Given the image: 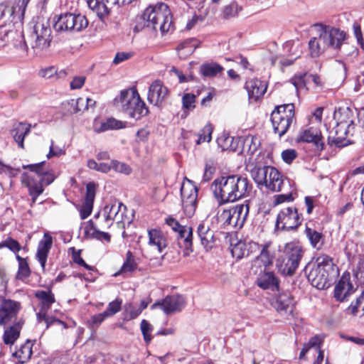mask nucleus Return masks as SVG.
I'll return each instance as SVG.
<instances>
[{
	"mask_svg": "<svg viewBox=\"0 0 364 364\" xmlns=\"http://www.w3.org/2000/svg\"><path fill=\"white\" fill-rule=\"evenodd\" d=\"M111 6H112L107 4L105 1H100L97 6V9L95 10L97 16L100 19H102L104 17L107 16L109 14Z\"/></svg>",
	"mask_w": 364,
	"mask_h": 364,
	"instance_id": "0e129e2a",
	"label": "nucleus"
},
{
	"mask_svg": "<svg viewBox=\"0 0 364 364\" xmlns=\"http://www.w3.org/2000/svg\"><path fill=\"white\" fill-rule=\"evenodd\" d=\"M126 209L125 205L116 200L106 205L103 209L105 225L102 228H110L114 220L117 223H122Z\"/></svg>",
	"mask_w": 364,
	"mask_h": 364,
	"instance_id": "4468645a",
	"label": "nucleus"
},
{
	"mask_svg": "<svg viewBox=\"0 0 364 364\" xmlns=\"http://www.w3.org/2000/svg\"><path fill=\"white\" fill-rule=\"evenodd\" d=\"M150 246L156 247L159 252H161L167 247L168 242L164 232L160 230L151 229L148 231Z\"/></svg>",
	"mask_w": 364,
	"mask_h": 364,
	"instance_id": "bb28decb",
	"label": "nucleus"
},
{
	"mask_svg": "<svg viewBox=\"0 0 364 364\" xmlns=\"http://www.w3.org/2000/svg\"><path fill=\"white\" fill-rule=\"evenodd\" d=\"M353 113L349 107H340L336 109L333 114V119L337 125H347L353 122Z\"/></svg>",
	"mask_w": 364,
	"mask_h": 364,
	"instance_id": "e433bc0d",
	"label": "nucleus"
},
{
	"mask_svg": "<svg viewBox=\"0 0 364 364\" xmlns=\"http://www.w3.org/2000/svg\"><path fill=\"white\" fill-rule=\"evenodd\" d=\"M305 234L314 248L317 250L321 248L323 245V235L321 232L306 226Z\"/></svg>",
	"mask_w": 364,
	"mask_h": 364,
	"instance_id": "a19ab883",
	"label": "nucleus"
},
{
	"mask_svg": "<svg viewBox=\"0 0 364 364\" xmlns=\"http://www.w3.org/2000/svg\"><path fill=\"white\" fill-rule=\"evenodd\" d=\"M269 245L266 244L262 246L260 254L255 258L253 262V265L257 267H264L272 264L273 255L269 250Z\"/></svg>",
	"mask_w": 364,
	"mask_h": 364,
	"instance_id": "473e14b6",
	"label": "nucleus"
},
{
	"mask_svg": "<svg viewBox=\"0 0 364 364\" xmlns=\"http://www.w3.org/2000/svg\"><path fill=\"white\" fill-rule=\"evenodd\" d=\"M107 318H108L107 313L102 312L98 314H95L87 321V326L92 329L96 328L99 327Z\"/></svg>",
	"mask_w": 364,
	"mask_h": 364,
	"instance_id": "603ef678",
	"label": "nucleus"
},
{
	"mask_svg": "<svg viewBox=\"0 0 364 364\" xmlns=\"http://www.w3.org/2000/svg\"><path fill=\"white\" fill-rule=\"evenodd\" d=\"M301 223L297 209L294 207H286L278 213L276 227L277 229L290 230L296 228Z\"/></svg>",
	"mask_w": 364,
	"mask_h": 364,
	"instance_id": "9d476101",
	"label": "nucleus"
},
{
	"mask_svg": "<svg viewBox=\"0 0 364 364\" xmlns=\"http://www.w3.org/2000/svg\"><path fill=\"white\" fill-rule=\"evenodd\" d=\"M313 268L331 274L334 272L335 264L332 257L327 255L322 254L316 258Z\"/></svg>",
	"mask_w": 364,
	"mask_h": 364,
	"instance_id": "72a5a7b5",
	"label": "nucleus"
},
{
	"mask_svg": "<svg viewBox=\"0 0 364 364\" xmlns=\"http://www.w3.org/2000/svg\"><path fill=\"white\" fill-rule=\"evenodd\" d=\"M128 257L127 261L124 263L122 267L121 272L123 273L132 272L136 268V263L132 258L131 253L128 252Z\"/></svg>",
	"mask_w": 364,
	"mask_h": 364,
	"instance_id": "69168bd1",
	"label": "nucleus"
},
{
	"mask_svg": "<svg viewBox=\"0 0 364 364\" xmlns=\"http://www.w3.org/2000/svg\"><path fill=\"white\" fill-rule=\"evenodd\" d=\"M350 129H346V125H337L331 131L328 137V144L330 146L335 145L338 147H342L350 143L349 139H347L348 132Z\"/></svg>",
	"mask_w": 364,
	"mask_h": 364,
	"instance_id": "4be33fe9",
	"label": "nucleus"
},
{
	"mask_svg": "<svg viewBox=\"0 0 364 364\" xmlns=\"http://www.w3.org/2000/svg\"><path fill=\"white\" fill-rule=\"evenodd\" d=\"M52 237L48 233H45L43 239L39 242L38 245L36 257L43 271L45 270L48 255L52 247Z\"/></svg>",
	"mask_w": 364,
	"mask_h": 364,
	"instance_id": "393cba45",
	"label": "nucleus"
},
{
	"mask_svg": "<svg viewBox=\"0 0 364 364\" xmlns=\"http://www.w3.org/2000/svg\"><path fill=\"white\" fill-rule=\"evenodd\" d=\"M297 156V153L294 149H286L282 152V158L287 164H291Z\"/></svg>",
	"mask_w": 364,
	"mask_h": 364,
	"instance_id": "774afa93",
	"label": "nucleus"
},
{
	"mask_svg": "<svg viewBox=\"0 0 364 364\" xmlns=\"http://www.w3.org/2000/svg\"><path fill=\"white\" fill-rule=\"evenodd\" d=\"M245 88L247 92L250 101H257L263 97L267 91V85L257 78L246 81Z\"/></svg>",
	"mask_w": 364,
	"mask_h": 364,
	"instance_id": "412c9836",
	"label": "nucleus"
},
{
	"mask_svg": "<svg viewBox=\"0 0 364 364\" xmlns=\"http://www.w3.org/2000/svg\"><path fill=\"white\" fill-rule=\"evenodd\" d=\"M196 96L191 93H185L182 97L183 108L184 109L192 110L195 108Z\"/></svg>",
	"mask_w": 364,
	"mask_h": 364,
	"instance_id": "4d7b16f0",
	"label": "nucleus"
},
{
	"mask_svg": "<svg viewBox=\"0 0 364 364\" xmlns=\"http://www.w3.org/2000/svg\"><path fill=\"white\" fill-rule=\"evenodd\" d=\"M312 26L318 35L309 42L310 54L313 58L318 57L328 48H339L346 39V33L338 28L321 23H314Z\"/></svg>",
	"mask_w": 364,
	"mask_h": 364,
	"instance_id": "f03ea898",
	"label": "nucleus"
},
{
	"mask_svg": "<svg viewBox=\"0 0 364 364\" xmlns=\"http://www.w3.org/2000/svg\"><path fill=\"white\" fill-rule=\"evenodd\" d=\"M37 318L40 322L43 321L46 324V328H48L51 325L62 326L64 328L67 327L66 324L63 321L54 317L47 316L46 312H38L37 314Z\"/></svg>",
	"mask_w": 364,
	"mask_h": 364,
	"instance_id": "a18cd8bd",
	"label": "nucleus"
},
{
	"mask_svg": "<svg viewBox=\"0 0 364 364\" xmlns=\"http://www.w3.org/2000/svg\"><path fill=\"white\" fill-rule=\"evenodd\" d=\"M250 188L248 179L239 175L222 176L211 185V190L220 205L232 203L245 197Z\"/></svg>",
	"mask_w": 364,
	"mask_h": 364,
	"instance_id": "f257e3e1",
	"label": "nucleus"
},
{
	"mask_svg": "<svg viewBox=\"0 0 364 364\" xmlns=\"http://www.w3.org/2000/svg\"><path fill=\"white\" fill-rule=\"evenodd\" d=\"M355 289L350 280V274L344 273L334 288V297L339 301H343L354 293Z\"/></svg>",
	"mask_w": 364,
	"mask_h": 364,
	"instance_id": "a211bd4d",
	"label": "nucleus"
},
{
	"mask_svg": "<svg viewBox=\"0 0 364 364\" xmlns=\"http://www.w3.org/2000/svg\"><path fill=\"white\" fill-rule=\"evenodd\" d=\"M284 255L277 260L278 271L284 275H292L299 267L304 256V250L299 242H287L284 247Z\"/></svg>",
	"mask_w": 364,
	"mask_h": 364,
	"instance_id": "20e7f679",
	"label": "nucleus"
},
{
	"mask_svg": "<svg viewBox=\"0 0 364 364\" xmlns=\"http://www.w3.org/2000/svg\"><path fill=\"white\" fill-rule=\"evenodd\" d=\"M240 10L241 8L236 2H232L224 8L223 16L225 18L235 17Z\"/></svg>",
	"mask_w": 364,
	"mask_h": 364,
	"instance_id": "13d9d810",
	"label": "nucleus"
},
{
	"mask_svg": "<svg viewBox=\"0 0 364 364\" xmlns=\"http://www.w3.org/2000/svg\"><path fill=\"white\" fill-rule=\"evenodd\" d=\"M111 166L112 169L114 170L117 173L128 175L132 172V168L129 165L117 160L111 161Z\"/></svg>",
	"mask_w": 364,
	"mask_h": 364,
	"instance_id": "6e6d98bb",
	"label": "nucleus"
},
{
	"mask_svg": "<svg viewBox=\"0 0 364 364\" xmlns=\"http://www.w3.org/2000/svg\"><path fill=\"white\" fill-rule=\"evenodd\" d=\"M44 164V162H41L34 164L24 165L23 166V168L28 169L35 173L36 176L40 179L43 186H48L55 180V176L53 171L43 170V166Z\"/></svg>",
	"mask_w": 364,
	"mask_h": 364,
	"instance_id": "b1692460",
	"label": "nucleus"
},
{
	"mask_svg": "<svg viewBox=\"0 0 364 364\" xmlns=\"http://www.w3.org/2000/svg\"><path fill=\"white\" fill-rule=\"evenodd\" d=\"M224 68L215 63H204L200 67V73L204 77H215L223 71Z\"/></svg>",
	"mask_w": 364,
	"mask_h": 364,
	"instance_id": "37998d69",
	"label": "nucleus"
},
{
	"mask_svg": "<svg viewBox=\"0 0 364 364\" xmlns=\"http://www.w3.org/2000/svg\"><path fill=\"white\" fill-rule=\"evenodd\" d=\"M232 257L237 259H241L248 255L247 245L243 242H238L234 245L231 249Z\"/></svg>",
	"mask_w": 364,
	"mask_h": 364,
	"instance_id": "de8ad7c7",
	"label": "nucleus"
},
{
	"mask_svg": "<svg viewBox=\"0 0 364 364\" xmlns=\"http://www.w3.org/2000/svg\"><path fill=\"white\" fill-rule=\"evenodd\" d=\"M185 305L186 300L183 296L181 295H171L166 296L161 302L154 304L151 306V309L160 306L166 314H169L181 311Z\"/></svg>",
	"mask_w": 364,
	"mask_h": 364,
	"instance_id": "f3484780",
	"label": "nucleus"
},
{
	"mask_svg": "<svg viewBox=\"0 0 364 364\" xmlns=\"http://www.w3.org/2000/svg\"><path fill=\"white\" fill-rule=\"evenodd\" d=\"M168 96V90L161 81H154L149 88L147 99L149 102L157 107H161Z\"/></svg>",
	"mask_w": 364,
	"mask_h": 364,
	"instance_id": "2eb2a0df",
	"label": "nucleus"
},
{
	"mask_svg": "<svg viewBox=\"0 0 364 364\" xmlns=\"http://www.w3.org/2000/svg\"><path fill=\"white\" fill-rule=\"evenodd\" d=\"M36 341L27 340L25 343L21 345L14 353V355L18 359L21 364L27 362L31 357L33 351L32 347Z\"/></svg>",
	"mask_w": 364,
	"mask_h": 364,
	"instance_id": "f704fd0d",
	"label": "nucleus"
},
{
	"mask_svg": "<svg viewBox=\"0 0 364 364\" xmlns=\"http://www.w3.org/2000/svg\"><path fill=\"white\" fill-rule=\"evenodd\" d=\"M6 247L11 252L16 253L19 252L21 247L17 240H14L11 237H7L6 240L0 242V249Z\"/></svg>",
	"mask_w": 364,
	"mask_h": 364,
	"instance_id": "3c124183",
	"label": "nucleus"
},
{
	"mask_svg": "<svg viewBox=\"0 0 364 364\" xmlns=\"http://www.w3.org/2000/svg\"><path fill=\"white\" fill-rule=\"evenodd\" d=\"M294 105L292 103L277 106L271 114L274 131L282 136L287 133L294 119Z\"/></svg>",
	"mask_w": 364,
	"mask_h": 364,
	"instance_id": "6e6552de",
	"label": "nucleus"
},
{
	"mask_svg": "<svg viewBox=\"0 0 364 364\" xmlns=\"http://www.w3.org/2000/svg\"><path fill=\"white\" fill-rule=\"evenodd\" d=\"M30 130V124L20 122L11 131L14 139L22 149L24 148V138L27 134H29Z\"/></svg>",
	"mask_w": 364,
	"mask_h": 364,
	"instance_id": "c9c22d12",
	"label": "nucleus"
},
{
	"mask_svg": "<svg viewBox=\"0 0 364 364\" xmlns=\"http://www.w3.org/2000/svg\"><path fill=\"white\" fill-rule=\"evenodd\" d=\"M71 13H64L53 18V28L57 32H73Z\"/></svg>",
	"mask_w": 364,
	"mask_h": 364,
	"instance_id": "c85d7f7f",
	"label": "nucleus"
},
{
	"mask_svg": "<svg viewBox=\"0 0 364 364\" xmlns=\"http://www.w3.org/2000/svg\"><path fill=\"white\" fill-rule=\"evenodd\" d=\"M213 128L210 124H206L201 130L196 140V144H200L202 142H209L211 140V134Z\"/></svg>",
	"mask_w": 364,
	"mask_h": 364,
	"instance_id": "864d4df0",
	"label": "nucleus"
},
{
	"mask_svg": "<svg viewBox=\"0 0 364 364\" xmlns=\"http://www.w3.org/2000/svg\"><path fill=\"white\" fill-rule=\"evenodd\" d=\"M122 304V300L121 299L117 298L115 300L108 304L107 309L103 312L107 313V317H111L121 310Z\"/></svg>",
	"mask_w": 364,
	"mask_h": 364,
	"instance_id": "09e8293b",
	"label": "nucleus"
},
{
	"mask_svg": "<svg viewBox=\"0 0 364 364\" xmlns=\"http://www.w3.org/2000/svg\"><path fill=\"white\" fill-rule=\"evenodd\" d=\"M97 185L94 182H90L86 186L85 202L94 203Z\"/></svg>",
	"mask_w": 364,
	"mask_h": 364,
	"instance_id": "bf43d9fd",
	"label": "nucleus"
},
{
	"mask_svg": "<svg viewBox=\"0 0 364 364\" xmlns=\"http://www.w3.org/2000/svg\"><path fill=\"white\" fill-rule=\"evenodd\" d=\"M249 209L248 204H240L218 210L217 220L224 228H241L247 218Z\"/></svg>",
	"mask_w": 364,
	"mask_h": 364,
	"instance_id": "423d86ee",
	"label": "nucleus"
},
{
	"mask_svg": "<svg viewBox=\"0 0 364 364\" xmlns=\"http://www.w3.org/2000/svg\"><path fill=\"white\" fill-rule=\"evenodd\" d=\"M251 176L258 186L273 192L281 191L285 185L282 175L273 166L255 167Z\"/></svg>",
	"mask_w": 364,
	"mask_h": 364,
	"instance_id": "39448f33",
	"label": "nucleus"
},
{
	"mask_svg": "<svg viewBox=\"0 0 364 364\" xmlns=\"http://www.w3.org/2000/svg\"><path fill=\"white\" fill-rule=\"evenodd\" d=\"M72 250H73L72 257H73V262L77 264L80 266L84 267L85 269H87L90 271H93L95 269V267L88 265L84 261V259L81 257V256H80L81 250H75L74 248H72Z\"/></svg>",
	"mask_w": 364,
	"mask_h": 364,
	"instance_id": "052dcab7",
	"label": "nucleus"
},
{
	"mask_svg": "<svg viewBox=\"0 0 364 364\" xmlns=\"http://www.w3.org/2000/svg\"><path fill=\"white\" fill-rule=\"evenodd\" d=\"M35 295L41 300L42 304V309L39 312H46V311L50 309L51 304L55 302L54 295L50 291H38L36 292Z\"/></svg>",
	"mask_w": 364,
	"mask_h": 364,
	"instance_id": "79ce46f5",
	"label": "nucleus"
},
{
	"mask_svg": "<svg viewBox=\"0 0 364 364\" xmlns=\"http://www.w3.org/2000/svg\"><path fill=\"white\" fill-rule=\"evenodd\" d=\"M359 309L363 311L364 314V291L356 298L354 303H351L348 308V311H350L351 314L355 315L358 312Z\"/></svg>",
	"mask_w": 364,
	"mask_h": 364,
	"instance_id": "8fccbe9b",
	"label": "nucleus"
},
{
	"mask_svg": "<svg viewBox=\"0 0 364 364\" xmlns=\"http://www.w3.org/2000/svg\"><path fill=\"white\" fill-rule=\"evenodd\" d=\"M108 130L119 129L126 127V123L114 118H109L106 120Z\"/></svg>",
	"mask_w": 364,
	"mask_h": 364,
	"instance_id": "338daca9",
	"label": "nucleus"
},
{
	"mask_svg": "<svg viewBox=\"0 0 364 364\" xmlns=\"http://www.w3.org/2000/svg\"><path fill=\"white\" fill-rule=\"evenodd\" d=\"M132 108L128 115L135 119H140L149 113V109L140 95L138 97V102L136 101V103H134Z\"/></svg>",
	"mask_w": 364,
	"mask_h": 364,
	"instance_id": "58836bf2",
	"label": "nucleus"
},
{
	"mask_svg": "<svg viewBox=\"0 0 364 364\" xmlns=\"http://www.w3.org/2000/svg\"><path fill=\"white\" fill-rule=\"evenodd\" d=\"M360 250L363 252L361 245L358 246L353 242L348 243L346 246V252L349 257L355 258L358 257V262L356 268L354 270L355 277L360 282L364 281V252H360Z\"/></svg>",
	"mask_w": 364,
	"mask_h": 364,
	"instance_id": "aec40b11",
	"label": "nucleus"
},
{
	"mask_svg": "<svg viewBox=\"0 0 364 364\" xmlns=\"http://www.w3.org/2000/svg\"><path fill=\"white\" fill-rule=\"evenodd\" d=\"M290 81L295 87L296 90L299 91L306 86L308 81V75L306 73L295 75Z\"/></svg>",
	"mask_w": 364,
	"mask_h": 364,
	"instance_id": "5fc2aeb1",
	"label": "nucleus"
},
{
	"mask_svg": "<svg viewBox=\"0 0 364 364\" xmlns=\"http://www.w3.org/2000/svg\"><path fill=\"white\" fill-rule=\"evenodd\" d=\"M182 205L186 215L191 217L196 209L198 188L189 179L186 178L181 187Z\"/></svg>",
	"mask_w": 364,
	"mask_h": 364,
	"instance_id": "1a4fd4ad",
	"label": "nucleus"
},
{
	"mask_svg": "<svg viewBox=\"0 0 364 364\" xmlns=\"http://www.w3.org/2000/svg\"><path fill=\"white\" fill-rule=\"evenodd\" d=\"M142 19L146 28L155 32L159 30L162 35L173 26L170 9L164 3L147 7L143 13Z\"/></svg>",
	"mask_w": 364,
	"mask_h": 364,
	"instance_id": "7ed1b4c3",
	"label": "nucleus"
},
{
	"mask_svg": "<svg viewBox=\"0 0 364 364\" xmlns=\"http://www.w3.org/2000/svg\"><path fill=\"white\" fill-rule=\"evenodd\" d=\"M297 142L313 143L316 147V151H321L324 149V142L322 140L321 132L314 127H309L299 131L296 139Z\"/></svg>",
	"mask_w": 364,
	"mask_h": 364,
	"instance_id": "dca6fc26",
	"label": "nucleus"
},
{
	"mask_svg": "<svg viewBox=\"0 0 364 364\" xmlns=\"http://www.w3.org/2000/svg\"><path fill=\"white\" fill-rule=\"evenodd\" d=\"M197 47L198 44L196 40L190 38L180 43L176 49L179 57L181 58H186L192 54Z\"/></svg>",
	"mask_w": 364,
	"mask_h": 364,
	"instance_id": "4c0bfd02",
	"label": "nucleus"
},
{
	"mask_svg": "<svg viewBox=\"0 0 364 364\" xmlns=\"http://www.w3.org/2000/svg\"><path fill=\"white\" fill-rule=\"evenodd\" d=\"M86 100L79 97L76 100H71L70 105L73 109L74 112H78L87 109V105H85Z\"/></svg>",
	"mask_w": 364,
	"mask_h": 364,
	"instance_id": "680f3d73",
	"label": "nucleus"
},
{
	"mask_svg": "<svg viewBox=\"0 0 364 364\" xmlns=\"http://www.w3.org/2000/svg\"><path fill=\"white\" fill-rule=\"evenodd\" d=\"M293 306V297L289 292L279 294L274 302V306L279 312L291 311Z\"/></svg>",
	"mask_w": 364,
	"mask_h": 364,
	"instance_id": "7c9ffc66",
	"label": "nucleus"
},
{
	"mask_svg": "<svg viewBox=\"0 0 364 364\" xmlns=\"http://www.w3.org/2000/svg\"><path fill=\"white\" fill-rule=\"evenodd\" d=\"M177 232L178 245L183 247L187 251L192 252V228L189 226L183 225Z\"/></svg>",
	"mask_w": 364,
	"mask_h": 364,
	"instance_id": "2f4dec72",
	"label": "nucleus"
},
{
	"mask_svg": "<svg viewBox=\"0 0 364 364\" xmlns=\"http://www.w3.org/2000/svg\"><path fill=\"white\" fill-rule=\"evenodd\" d=\"M71 23L73 32H79L87 27L88 21L84 15L71 13Z\"/></svg>",
	"mask_w": 364,
	"mask_h": 364,
	"instance_id": "c03bdc74",
	"label": "nucleus"
},
{
	"mask_svg": "<svg viewBox=\"0 0 364 364\" xmlns=\"http://www.w3.org/2000/svg\"><path fill=\"white\" fill-rule=\"evenodd\" d=\"M23 323V322L19 320L5 329L3 335V341L5 344L12 345L15 343L20 336Z\"/></svg>",
	"mask_w": 364,
	"mask_h": 364,
	"instance_id": "cd10ccee",
	"label": "nucleus"
},
{
	"mask_svg": "<svg viewBox=\"0 0 364 364\" xmlns=\"http://www.w3.org/2000/svg\"><path fill=\"white\" fill-rule=\"evenodd\" d=\"M139 94L135 87L123 90L114 100V105L124 113L129 114L132 105L138 102Z\"/></svg>",
	"mask_w": 364,
	"mask_h": 364,
	"instance_id": "ddd939ff",
	"label": "nucleus"
},
{
	"mask_svg": "<svg viewBox=\"0 0 364 364\" xmlns=\"http://www.w3.org/2000/svg\"><path fill=\"white\" fill-rule=\"evenodd\" d=\"M31 274L30 268L27 261L18 264V269L16 274V278L23 280L28 277Z\"/></svg>",
	"mask_w": 364,
	"mask_h": 364,
	"instance_id": "e2e57ef3",
	"label": "nucleus"
},
{
	"mask_svg": "<svg viewBox=\"0 0 364 364\" xmlns=\"http://www.w3.org/2000/svg\"><path fill=\"white\" fill-rule=\"evenodd\" d=\"M29 0H19L16 5L11 6L8 2L0 4V19L5 22L23 18L26 8Z\"/></svg>",
	"mask_w": 364,
	"mask_h": 364,
	"instance_id": "9b49d317",
	"label": "nucleus"
},
{
	"mask_svg": "<svg viewBox=\"0 0 364 364\" xmlns=\"http://www.w3.org/2000/svg\"><path fill=\"white\" fill-rule=\"evenodd\" d=\"M27 41L36 53L48 48L51 41V28L48 21L38 18Z\"/></svg>",
	"mask_w": 364,
	"mask_h": 364,
	"instance_id": "0eeeda50",
	"label": "nucleus"
},
{
	"mask_svg": "<svg viewBox=\"0 0 364 364\" xmlns=\"http://www.w3.org/2000/svg\"><path fill=\"white\" fill-rule=\"evenodd\" d=\"M140 329L143 335L144 341L146 344L150 343L152 340L151 333L153 331V326L145 319L141 321Z\"/></svg>",
	"mask_w": 364,
	"mask_h": 364,
	"instance_id": "49530a36",
	"label": "nucleus"
},
{
	"mask_svg": "<svg viewBox=\"0 0 364 364\" xmlns=\"http://www.w3.org/2000/svg\"><path fill=\"white\" fill-rule=\"evenodd\" d=\"M330 276L331 274L312 268L308 274V279L318 289H324L330 285Z\"/></svg>",
	"mask_w": 364,
	"mask_h": 364,
	"instance_id": "5701e85b",
	"label": "nucleus"
},
{
	"mask_svg": "<svg viewBox=\"0 0 364 364\" xmlns=\"http://www.w3.org/2000/svg\"><path fill=\"white\" fill-rule=\"evenodd\" d=\"M217 144L222 150L235 151L237 149V140L228 133H222L217 139Z\"/></svg>",
	"mask_w": 364,
	"mask_h": 364,
	"instance_id": "ea45409f",
	"label": "nucleus"
},
{
	"mask_svg": "<svg viewBox=\"0 0 364 364\" xmlns=\"http://www.w3.org/2000/svg\"><path fill=\"white\" fill-rule=\"evenodd\" d=\"M257 284L263 289H277L279 282L274 274L271 272H264L257 279Z\"/></svg>",
	"mask_w": 364,
	"mask_h": 364,
	"instance_id": "c756f323",
	"label": "nucleus"
},
{
	"mask_svg": "<svg viewBox=\"0 0 364 364\" xmlns=\"http://www.w3.org/2000/svg\"><path fill=\"white\" fill-rule=\"evenodd\" d=\"M21 183L28 188V193L31 197V205H33L37 198L44 191L42 183L38 177L24 173L21 176Z\"/></svg>",
	"mask_w": 364,
	"mask_h": 364,
	"instance_id": "6ab92c4d",
	"label": "nucleus"
},
{
	"mask_svg": "<svg viewBox=\"0 0 364 364\" xmlns=\"http://www.w3.org/2000/svg\"><path fill=\"white\" fill-rule=\"evenodd\" d=\"M201 244L205 248H211L214 243V231L210 229L208 223L201 222L197 230Z\"/></svg>",
	"mask_w": 364,
	"mask_h": 364,
	"instance_id": "a878e982",
	"label": "nucleus"
},
{
	"mask_svg": "<svg viewBox=\"0 0 364 364\" xmlns=\"http://www.w3.org/2000/svg\"><path fill=\"white\" fill-rule=\"evenodd\" d=\"M21 309L19 301L3 298L0 301V326L14 323Z\"/></svg>",
	"mask_w": 364,
	"mask_h": 364,
	"instance_id": "f8f14e48",
	"label": "nucleus"
}]
</instances>
